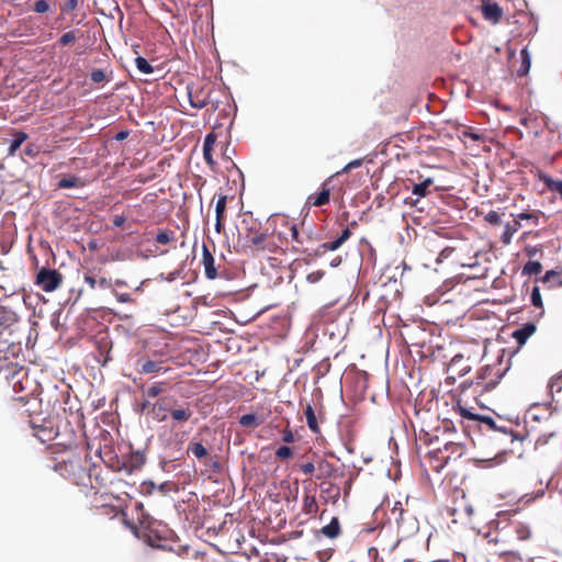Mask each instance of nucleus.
Here are the masks:
<instances>
[{"label": "nucleus", "instance_id": "obj_1", "mask_svg": "<svg viewBox=\"0 0 562 562\" xmlns=\"http://www.w3.org/2000/svg\"><path fill=\"white\" fill-rule=\"evenodd\" d=\"M61 282V276L56 270H41L37 274V284L45 292L56 290Z\"/></svg>", "mask_w": 562, "mask_h": 562}, {"label": "nucleus", "instance_id": "obj_2", "mask_svg": "<svg viewBox=\"0 0 562 562\" xmlns=\"http://www.w3.org/2000/svg\"><path fill=\"white\" fill-rule=\"evenodd\" d=\"M481 12L492 24H497L503 16V9L492 0H481Z\"/></svg>", "mask_w": 562, "mask_h": 562}, {"label": "nucleus", "instance_id": "obj_3", "mask_svg": "<svg viewBox=\"0 0 562 562\" xmlns=\"http://www.w3.org/2000/svg\"><path fill=\"white\" fill-rule=\"evenodd\" d=\"M210 89L206 87L200 88L195 91H189L190 104L195 109H202L209 103Z\"/></svg>", "mask_w": 562, "mask_h": 562}, {"label": "nucleus", "instance_id": "obj_4", "mask_svg": "<svg viewBox=\"0 0 562 562\" xmlns=\"http://www.w3.org/2000/svg\"><path fill=\"white\" fill-rule=\"evenodd\" d=\"M204 272L207 279L214 280L217 277V272L215 269V261L212 256V254L209 251V249L204 246L203 247V258H202Z\"/></svg>", "mask_w": 562, "mask_h": 562}, {"label": "nucleus", "instance_id": "obj_5", "mask_svg": "<svg viewBox=\"0 0 562 562\" xmlns=\"http://www.w3.org/2000/svg\"><path fill=\"white\" fill-rule=\"evenodd\" d=\"M330 179H328L324 184H323V188H322V191L316 195V196H313L311 195L308 198L310 201H312L313 205L314 206H323L325 204H327L329 202V196H330V191L328 188H326L327 186V182L329 181Z\"/></svg>", "mask_w": 562, "mask_h": 562}, {"label": "nucleus", "instance_id": "obj_6", "mask_svg": "<svg viewBox=\"0 0 562 562\" xmlns=\"http://www.w3.org/2000/svg\"><path fill=\"white\" fill-rule=\"evenodd\" d=\"M536 327L532 324H527L522 328L514 333V337L519 344H525L526 340L535 333Z\"/></svg>", "mask_w": 562, "mask_h": 562}, {"label": "nucleus", "instance_id": "obj_7", "mask_svg": "<svg viewBox=\"0 0 562 562\" xmlns=\"http://www.w3.org/2000/svg\"><path fill=\"white\" fill-rule=\"evenodd\" d=\"M520 223L519 221H515L514 224L507 223L505 225L504 233L502 235V241L505 245H508L514 236V234L519 229Z\"/></svg>", "mask_w": 562, "mask_h": 562}, {"label": "nucleus", "instance_id": "obj_8", "mask_svg": "<svg viewBox=\"0 0 562 562\" xmlns=\"http://www.w3.org/2000/svg\"><path fill=\"white\" fill-rule=\"evenodd\" d=\"M351 233L348 228L344 229L340 237L336 240L325 244L324 247L330 251L337 250L349 237Z\"/></svg>", "mask_w": 562, "mask_h": 562}, {"label": "nucleus", "instance_id": "obj_9", "mask_svg": "<svg viewBox=\"0 0 562 562\" xmlns=\"http://www.w3.org/2000/svg\"><path fill=\"white\" fill-rule=\"evenodd\" d=\"M170 414L176 422H186L192 416V411L189 407H179L172 409Z\"/></svg>", "mask_w": 562, "mask_h": 562}, {"label": "nucleus", "instance_id": "obj_10", "mask_svg": "<svg viewBox=\"0 0 562 562\" xmlns=\"http://www.w3.org/2000/svg\"><path fill=\"white\" fill-rule=\"evenodd\" d=\"M16 322V315L8 310L0 307V326L9 327Z\"/></svg>", "mask_w": 562, "mask_h": 562}, {"label": "nucleus", "instance_id": "obj_11", "mask_svg": "<svg viewBox=\"0 0 562 562\" xmlns=\"http://www.w3.org/2000/svg\"><path fill=\"white\" fill-rule=\"evenodd\" d=\"M239 423L244 427L254 428L259 426L262 423V420L255 414H246L240 417Z\"/></svg>", "mask_w": 562, "mask_h": 562}, {"label": "nucleus", "instance_id": "obj_12", "mask_svg": "<svg viewBox=\"0 0 562 562\" xmlns=\"http://www.w3.org/2000/svg\"><path fill=\"white\" fill-rule=\"evenodd\" d=\"M153 416L158 422H164L167 418V409L164 402H157L151 409Z\"/></svg>", "mask_w": 562, "mask_h": 562}, {"label": "nucleus", "instance_id": "obj_13", "mask_svg": "<svg viewBox=\"0 0 562 562\" xmlns=\"http://www.w3.org/2000/svg\"><path fill=\"white\" fill-rule=\"evenodd\" d=\"M432 183H434L432 179L427 178V179H425L423 182L414 184V187H413V189H412V192H413L415 195H418V196H425V195H426V193H427V189H428Z\"/></svg>", "mask_w": 562, "mask_h": 562}, {"label": "nucleus", "instance_id": "obj_14", "mask_svg": "<svg viewBox=\"0 0 562 562\" xmlns=\"http://www.w3.org/2000/svg\"><path fill=\"white\" fill-rule=\"evenodd\" d=\"M188 450L198 459H203L207 456L206 448L200 442H191Z\"/></svg>", "mask_w": 562, "mask_h": 562}, {"label": "nucleus", "instance_id": "obj_15", "mask_svg": "<svg viewBox=\"0 0 562 562\" xmlns=\"http://www.w3.org/2000/svg\"><path fill=\"white\" fill-rule=\"evenodd\" d=\"M304 414H305L306 423H307L310 429H312L313 431H316L317 430V420H316L315 413L311 405H306Z\"/></svg>", "mask_w": 562, "mask_h": 562}, {"label": "nucleus", "instance_id": "obj_16", "mask_svg": "<svg viewBox=\"0 0 562 562\" xmlns=\"http://www.w3.org/2000/svg\"><path fill=\"white\" fill-rule=\"evenodd\" d=\"M26 137L27 136L25 133L15 134V138L9 147L8 155L13 156L15 154V151L20 148V146L23 144V142L26 139Z\"/></svg>", "mask_w": 562, "mask_h": 562}, {"label": "nucleus", "instance_id": "obj_17", "mask_svg": "<svg viewBox=\"0 0 562 562\" xmlns=\"http://www.w3.org/2000/svg\"><path fill=\"white\" fill-rule=\"evenodd\" d=\"M160 370H161L160 362L148 360L142 364L140 372L145 373V374H149V373L159 372Z\"/></svg>", "mask_w": 562, "mask_h": 562}, {"label": "nucleus", "instance_id": "obj_18", "mask_svg": "<svg viewBox=\"0 0 562 562\" xmlns=\"http://www.w3.org/2000/svg\"><path fill=\"white\" fill-rule=\"evenodd\" d=\"M521 57V67L519 69L520 75H526L530 69V55L527 50V48L521 49L520 52Z\"/></svg>", "mask_w": 562, "mask_h": 562}, {"label": "nucleus", "instance_id": "obj_19", "mask_svg": "<svg viewBox=\"0 0 562 562\" xmlns=\"http://www.w3.org/2000/svg\"><path fill=\"white\" fill-rule=\"evenodd\" d=\"M541 269H542V266H541L540 262H538V261H528L525 265L522 272L525 274H528V276H536V274L541 272Z\"/></svg>", "mask_w": 562, "mask_h": 562}, {"label": "nucleus", "instance_id": "obj_20", "mask_svg": "<svg viewBox=\"0 0 562 562\" xmlns=\"http://www.w3.org/2000/svg\"><path fill=\"white\" fill-rule=\"evenodd\" d=\"M58 186H59V188H63V189L77 188V187L81 186V181L79 178L71 176V177L63 178L59 181Z\"/></svg>", "mask_w": 562, "mask_h": 562}, {"label": "nucleus", "instance_id": "obj_21", "mask_svg": "<svg viewBox=\"0 0 562 562\" xmlns=\"http://www.w3.org/2000/svg\"><path fill=\"white\" fill-rule=\"evenodd\" d=\"M135 64L137 69L145 75H149L154 71V68L150 66V64L143 57H137L135 59Z\"/></svg>", "mask_w": 562, "mask_h": 562}, {"label": "nucleus", "instance_id": "obj_22", "mask_svg": "<svg viewBox=\"0 0 562 562\" xmlns=\"http://www.w3.org/2000/svg\"><path fill=\"white\" fill-rule=\"evenodd\" d=\"M544 183L548 189L554 193H558L562 198V181L553 180L551 178H544Z\"/></svg>", "mask_w": 562, "mask_h": 562}, {"label": "nucleus", "instance_id": "obj_23", "mask_svg": "<svg viewBox=\"0 0 562 562\" xmlns=\"http://www.w3.org/2000/svg\"><path fill=\"white\" fill-rule=\"evenodd\" d=\"M338 521L337 519H333V521L329 525L323 528V533L329 538H334L338 535Z\"/></svg>", "mask_w": 562, "mask_h": 562}, {"label": "nucleus", "instance_id": "obj_24", "mask_svg": "<svg viewBox=\"0 0 562 562\" xmlns=\"http://www.w3.org/2000/svg\"><path fill=\"white\" fill-rule=\"evenodd\" d=\"M226 196L225 195H220L217 198V201H216V204H215V213H216V217H224V213H225V210H226Z\"/></svg>", "mask_w": 562, "mask_h": 562}, {"label": "nucleus", "instance_id": "obj_25", "mask_svg": "<svg viewBox=\"0 0 562 562\" xmlns=\"http://www.w3.org/2000/svg\"><path fill=\"white\" fill-rule=\"evenodd\" d=\"M76 38H77L76 32L75 31H69V32L63 34V36L58 41V44L63 45V46L64 45H68L70 43L75 42Z\"/></svg>", "mask_w": 562, "mask_h": 562}, {"label": "nucleus", "instance_id": "obj_26", "mask_svg": "<svg viewBox=\"0 0 562 562\" xmlns=\"http://www.w3.org/2000/svg\"><path fill=\"white\" fill-rule=\"evenodd\" d=\"M49 10V3L46 0H37L34 3V11L37 13H45Z\"/></svg>", "mask_w": 562, "mask_h": 562}, {"label": "nucleus", "instance_id": "obj_27", "mask_svg": "<svg viewBox=\"0 0 562 562\" xmlns=\"http://www.w3.org/2000/svg\"><path fill=\"white\" fill-rule=\"evenodd\" d=\"M216 142V136L214 134H207L204 138L203 150H213V146Z\"/></svg>", "mask_w": 562, "mask_h": 562}, {"label": "nucleus", "instance_id": "obj_28", "mask_svg": "<svg viewBox=\"0 0 562 562\" xmlns=\"http://www.w3.org/2000/svg\"><path fill=\"white\" fill-rule=\"evenodd\" d=\"M485 221L488 222L490 224L497 225L501 223V216L498 215L497 212L491 211L486 214Z\"/></svg>", "mask_w": 562, "mask_h": 562}, {"label": "nucleus", "instance_id": "obj_29", "mask_svg": "<svg viewBox=\"0 0 562 562\" xmlns=\"http://www.w3.org/2000/svg\"><path fill=\"white\" fill-rule=\"evenodd\" d=\"M292 454V450L291 448H289L288 446H281L277 451H276V456L281 458V459H286L289 458L290 456Z\"/></svg>", "mask_w": 562, "mask_h": 562}, {"label": "nucleus", "instance_id": "obj_30", "mask_svg": "<svg viewBox=\"0 0 562 562\" xmlns=\"http://www.w3.org/2000/svg\"><path fill=\"white\" fill-rule=\"evenodd\" d=\"M162 392V387L160 384L151 385L147 389L146 393L150 397H156Z\"/></svg>", "mask_w": 562, "mask_h": 562}, {"label": "nucleus", "instance_id": "obj_31", "mask_svg": "<svg viewBox=\"0 0 562 562\" xmlns=\"http://www.w3.org/2000/svg\"><path fill=\"white\" fill-rule=\"evenodd\" d=\"M531 302L535 306L542 305V301H541V296H540V292H539L538 288H533V290L531 292Z\"/></svg>", "mask_w": 562, "mask_h": 562}, {"label": "nucleus", "instance_id": "obj_32", "mask_svg": "<svg viewBox=\"0 0 562 562\" xmlns=\"http://www.w3.org/2000/svg\"><path fill=\"white\" fill-rule=\"evenodd\" d=\"M156 240H157V243H159V244L166 245V244L170 243L171 237L169 236V234H168V233H166V232H160V233L156 236Z\"/></svg>", "mask_w": 562, "mask_h": 562}, {"label": "nucleus", "instance_id": "obj_33", "mask_svg": "<svg viewBox=\"0 0 562 562\" xmlns=\"http://www.w3.org/2000/svg\"><path fill=\"white\" fill-rule=\"evenodd\" d=\"M91 79L93 82H101L105 79V74L100 69L94 70L91 74Z\"/></svg>", "mask_w": 562, "mask_h": 562}, {"label": "nucleus", "instance_id": "obj_34", "mask_svg": "<svg viewBox=\"0 0 562 562\" xmlns=\"http://www.w3.org/2000/svg\"><path fill=\"white\" fill-rule=\"evenodd\" d=\"M203 156L206 161V164L214 169L215 168V160L213 159L212 150H203Z\"/></svg>", "mask_w": 562, "mask_h": 562}, {"label": "nucleus", "instance_id": "obj_35", "mask_svg": "<svg viewBox=\"0 0 562 562\" xmlns=\"http://www.w3.org/2000/svg\"><path fill=\"white\" fill-rule=\"evenodd\" d=\"M360 166H361V160H360V159L352 160V161H350L349 164H347V165L342 168L341 172H348V171H350L351 169L358 168V167H360Z\"/></svg>", "mask_w": 562, "mask_h": 562}, {"label": "nucleus", "instance_id": "obj_36", "mask_svg": "<svg viewBox=\"0 0 562 562\" xmlns=\"http://www.w3.org/2000/svg\"><path fill=\"white\" fill-rule=\"evenodd\" d=\"M301 470L305 475H312L315 471V467L312 462H307L302 464Z\"/></svg>", "mask_w": 562, "mask_h": 562}, {"label": "nucleus", "instance_id": "obj_37", "mask_svg": "<svg viewBox=\"0 0 562 562\" xmlns=\"http://www.w3.org/2000/svg\"><path fill=\"white\" fill-rule=\"evenodd\" d=\"M460 414H461L462 417L468 418L470 420H476L477 419V415L469 412L467 408H460Z\"/></svg>", "mask_w": 562, "mask_h": 562}, {"label": "nucleus", "instance_id": "obj_38", "mask_svg": "<svg viewBox=\"0 0 562 562\" xmlns=\"http://www.w3.org/2000/svg\"><path fill=\"white\" fill-rule=\"evenodd\" d=\"M124 223H125V217L124 216H122V215H115L114 216V218H113L114 226L121 227V226H123Z\"/></svg>", "mask_w": 562, "mask_h": 562}, {"label": "nucleus", "instance_id": "obj_39", "mask_svg": "<svg viewBox=\"0 0 562 562\" xmlns=\"http://www.w3.org/2000/svg\"><path fill=\"white\" fill-rule=\"evenodd\" d=\"M85 281L92 289L97 286V279L92 276H86Z\"/></svg>", "mask_w": 562, "mask_h": 562}, {"label": "nucleus", "instance_id": "obj_40", "mask_svg": "<svg viewBox=\"0 0 562 562\" xmlns=\"http://www.w3.org/2000/svg\"><path fill=\"white\" fill-rule=\"evenodd\" d=\"M517 218L518 220H531V218H536L537 220V217L533 214H531V213H520V214L517 215Z\"/></svg>", "mask_w": 562, "mask_h": 562}, {"label": "nucleus", "instance_id": "obj_41", "mask_svg": "<svg viewBox=\"0 0 562 562\" xmlns=\"http://www.w3.org/2000/svg\"><path fill=\"white\" fill-rule=\"evenodd\" d=\"M222 221H223V217H216L215 231H216L217 233H221V232H222V228H223Z\"/></svg>", "mask_w": 562, "mask_h": 562}, {"label": "nucleus", "instance_id": "obj_42", "mask_svg": "<svg viewBox=\"0 0 562 562\" xmlns=\"http://www.w3.org/2000/svg\"><path fill=\"white\" fill-rule=\"evenodd\" d=\"M263 239H265V235H263V234H260V235H257V236H255V237L252 238V243H254L255 245H259V244H261V243L263 241Z\"/></svg>", "mask_w": 562, "mask_h": 562}, {"label": "nucleus", "instance_id": "obj_43", "mask_svg": "<svg viewBox=\"0 0 562 562\" xmlns=\"http://www.w3.org/2000/svg\"><path fill=\"white\" fill-rule=\"evenodd\" d=\"M97 286L105 289L108 288V281L104 278H101L97 280Z\"/></svg>", "mask_w": 562, "mask_h": 562}, {"label": "nucleus", "instance_id": "obj_44", "mask_svg": "<svg viewBox=\"0 0 562 562\" xmlns=\"http://www.w3.org/2000/svg\"><path fill=\"white\" fill-rule=\"evenodd\" d=\"M116 297L120 302H128L130 301L128 294H116Z\"/></svg>", "mask_w": 562, "mask_h": 562}, {"label": "nucleus", "instance_id": "obj_45", "mask_svg": "<svg viewBox=\"0 0 562 562\" xmlns=\"http://www.w3.org/2000/svg\"><path fill=\"white\" fill-rule=\"evenodd\" d=\"M283 440H284L285 442H291V441H293V435H292V432H290V431L285 432V434H284V436H283Z\"/></svg>", "mask_w": 562, "mask_h": 562}, {"label": "nucleus", "instance_id": "obj_46", "mask_svg": "<svg viewBox=\"0 0 562 562\" xmlns=\"http://www.w3.org/2000/svg\"><path fill=\"white\" fill-rule=\"evenodd\" d=\"M127 135H128V133H127V132H120V133H117V135H116V139H117V140H123V139H125V138L127 137Z\"/></svg>", "mask_w": 562, "mask_h": 562}, {"label": "nucleus", "instance_id": "obj_47", "mask_svg": "<svg viewBox=\"0 0 562 562\" xmlns=\"http://www.w3.org/2000/svg\"><path fill=\"white\" fill-rule=\"evenodd\" d=\"M291 234H292L293 239L297 238L299 232H297L296 226L291 227Z\"/></svg>", "mask_w": 562, "mask_h": 562}, {"label": "nucleus", "instance_id": "obj_48", "mask_svg": "<svg viewBox=\"0 0 562 562\" xmlns=\"http://www.w3.org/2000/svg\"><path fill=\"white\" fill-rule=\"evenodd\" d=\"M529 536V532L528 531H519V538L520 539H527Z\"/></svg>", "mask_w": 562, "mask_h": 562}, {"label": "nucleus", "instance_id": "obj_49", "mask_svg": "<svg viewBox=\"0 0 562 562\" xmlns=\"http://www.w3.org/2000/svg\"><path fill=\"white\" fill-rule=\"evenodd\" d=\"M553 271H548L544 276V279L548 280L551 276H553Z\"/></svg>", "mask_w": 562, "mask_h": 562}, {"label": "nucleus", "instance_id": "obj_50", "mask_svg": "<svg viewBox=\"0 0 562 562\" xmlns=\"http://www.w3.org/2000/svg\"><path fill=\"white\" fill-rule=\"evenodd\" d=\"M461 358H462V357H461V356H459V355H458V356H454V357H453V359H452V362H453V363H457V361H458L459 359H461Z\"/></svg>", "mask_w": 562, "mask_h": 562}, {"label": "nucleus", "instance_id": "obj_51", "mask_svg": "<svg viewBox=\"0 0 562 562\" xmlns=\"http://www.w3.org/2000/svg\"><path fill=\"white\" fill-rule=\"evenodd\" d=\"M446 251H447V250L441 251V256H442V257H446V254H445Z\"/></svg>", "mask_w": 562, "mask_h": 562}, {"label": "nucleus", "instance_id": "obj_52", "mask_svg": "<svg viewBox=\"0 0 562 562\" xmlns=\"http://www.w3.org/2000/svg\"><path fill=\"white\" fill-rule=\"evenodd\" d=\"M446 251H447V250L441 251V256H442V257H446V254H445Z\"/></svg>", "mask_w": 562, "mask_h": 562}]
</instances>
